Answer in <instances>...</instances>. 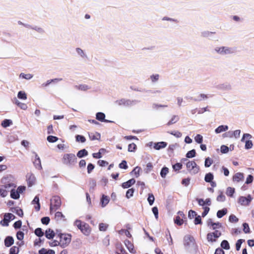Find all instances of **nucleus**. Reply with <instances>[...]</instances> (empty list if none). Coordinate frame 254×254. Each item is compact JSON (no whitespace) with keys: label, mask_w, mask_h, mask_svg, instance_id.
Wrapping results in <instances>:
<instances>
[{"label":"nucleus","mask_w":254,"mask_h":254,"mask_svg":"<svg viewBox=\"0 0 254 254\" xmlns=\"http://www.w3.org/2000/svg\"><path fill=\"white\" fill-rule=\"evenodd\" d=\"M74 225L80 230L84 235L88 236L90 235L92 229L88 224L79 220H76L74 222Z\"/></svg>","instance_id":"39448f33"},{"label":"nucleus","mask_w":254,"mask_h":254,"mask_svg":"<svg viewBox=\"0 0 254 254\" xmlns=\"http://www.w3.org/2000/svg\"><path fill=\"white\" fill-rule=\"evenodd\" d=\"M12 123V122L11 120L5 119L2 122L1 125L3 127H6L11 125Z\"/></svg>","instance_id":"f704fd0d"},{"label":"nucleus","mask_w":254,"mask_h":254,"mask_svg":"<svg viewBox=\"0 0 254 254\" xmlns=\"http://www.w3.org/2000/svg\"><path fill=\"white\" fill-rule=\"evenodd\" d=\"M195 151L194 149H192L190 151H189L186 154V157L188 158H193L195 156Z\"/></svg>","instance_id":"49530a36"},{"label":"nucleus","mask_w":254,"mask_h":254,"mask_svg":"<svg viewBox=\"0 0 254 254\" xmlns=\"http://www.w3.org/2000/svg\"><path fill=\"white\" fill-rule=\"evenodd\" d=\"M148 202L150 205H152L155 200V197L152 193H149L147 198Z\"/></svg>","instance_id":"de8ad7c7"},{"label":"nucleus","mask_w":254,"mask_h":254,"mask_svg":"<svg viewBox=\"0 0 254 254\" xmlns=\"http://www.w3.org/2000/svg\"><path fill=\"white\" fill-rule=\"evenodd\" d=\"M228 129V127L227 126L222 125V126H220L218 127H217L215 130V132L216 133H220L222 132L225 131L227 130Z\"/></svg>","instance_id":"cd10ccee"},{"label":"nucleus","mask_w":254,"mask_h":254,"mask_svg":"<svg viewBox=\"0 0 254 254\" xmlns=\"http://www.w3.org/2000/svg\"><path fill=\"white\" fill-rule=\"evenodd\" d=\"M227 213V209L226 208H223L221 210H219L217 212V217L219 218H222L223 216L226 215Z\"/></svg>","instance_id":"473e14b6"},{"label":"nucleus","mask_w":254,"mask_h":254,"mask_svg":"<svg viewBox=\"0 0 254 254\" xmlns=\"http://www.w3.org/2000/svg\"><path fill=\"white\" fill-rule=\"evenodd\" d=\"M253 198L251 194H248L246 197L241 196L238 199V203L243 206H248L252 201Z\"/></svg>","instance_id":"9b49d317"},{"label":"nucleus","mask_w":254,"mask_h":254,"mask_svg":"<svg viewBox=\"0 0 254 254\" xmlns=\"http://www.w3.org/2000/svg\"><path fill=\"white\" fill-rule=\"evenodd\" d=\"M14 218V215L12 213H5L3 219L0 221V223L3 226H7L10 221L13 220Z\"/></svg>","instance_id":"f8f14e48"},{"label":"nucleus","mask_w":254,"mask_h":254,"mask_svg":"<svg viewBox=\"0 0 254 254\" xmlns=\"http://www.w3.org/2000/svg\"><path fill=\"white\" fill-rule=\"evenodd\" d=\"M244 241V240L239 239L237 241L236 244V248L237 251H239L241 246L242 244Z\"/></svg>","instance_id":"69168bd1"},{"label":"nucleus","mask_w":254,"mask_h":254,"mask_svg":"<svg viewBox=\"0 0 254 254\" xmlns=\"http://www.w3.org/2000/svg\"><path fill=\"white\" fill-rule=\"evenodd\" d=\"M141 168L139 167H136L131 172V174L136 178H138L140 175Z\"/></svg>","instance_id":"7c9ffc66"},{"label":"nucleus","mask_w":254,"mask_h":254,"mask_svg":"<svg viewBox=\"0 0 254 254\" xmlns=\"http://www.w3.org/2000/svg\"><path fill=\"white\" fill-rule=\"evenodd\" d=\"M213 160L209 157L205 159L204 166L205 167H209L212 164Z\"/></svg>","instance_id":"09e8293b"},{"label":"nucleus","mask_w":254,"mask_h":254,"mask_svg":"<svg viewBox=\"0 0 254 254\" xmlns=\"http://www.w3.org/2000/svg\"><path fill=\"white\" fill-rule=\"evenodd\" d=\"M184 246L186 250L190 252H195L197 248L194 239L190 236L184 237Z\"/></svg>","instance_id":"7ed1b4c3"},{"label":"nucleus","mask_w":254,"mask_h":254,"mask_svg":"<svg viewBox=\"0 0 254 254\" xmlns=\"http://www.w3.org/2000/svg\"><path fill=\"white\" fill-rule=\"evenodd\" d=\"M235 192V189L234 188L228 187L226 189V194L227 196L233 197V194Z\"/></svg>","instance_id":"c85d7f7f"},{"label":"nucleus","mask_w":254,"mask_h":254,"mask_svg":"<svg viewBox=\"0 0 254 254\" xmlns=\"http://www.w3.org/2000/svg\"><path fill=\"white\" fill-rule=\"evenodd\" d=\"M76 140L77 142H81L82 143H83V142H85L86 139L82 135H77L76 136Z\"/></svg>","instance_id":"6e6d98bb"},{"label":"nucleus","mask_w":254,"mask_h":254,"mask_svg":"<svg viewBox=\"0 0 254 254\" xmlns=\"http://www.w3.org/2000/svg\"><path fill=\"white\" fill-rule=\"evenodd\" d=\"M108 226V225L107 224L101 223L99 225V229L101 231H105L107 230Z\"/></svg>","instance_id":"3c124183"},{"label":"nucleus","mask_w":254,"mask_h":254,"mask_svg":"<svg viewBox=\"0 0 254 254\" xmlns=\"http://www.w3.org/2000/svg\"><path fill=\"white\" fill-rule=\"evenodd\" d=\"M29 28L35 30V31H36L37 32H38L39 33H43L44 32V29L42 27H41L40 26H38L32 27L30 25V27H29Z\"/></svg>","instance_id":"a19ab883"},{"label":"nucleus","mask_w":254,"mask_h":254,"mask_svg":"<svg viewBox=\"0 0 254 254\" xmlns=\"http://www.w3.org/2000/svg\"><path fill=\"white\" fill-rule=\"evenodd\" d=\"M76 157L74 154L72 153H66L64 154L62 158V162L63 164L69 165L75 162Z\"/></svg>","instance_id":"1a4fd4ad"},{"label":"nucleus","mask_w":254,"mask_h":254,"mask_svg":"<svg viewBox=\"0 0 254 254\" xmlns=\"http://www.w3.org/2000/svg\"><path fill=\"white\" fill-rule=\"evenodd\" d=\"M26 190L25 186H19L17 189H13L10 190V197L14 199H18L20 197V194L22 193Z\"/></svg>","instance_id":"6e6552de"},{"label":"nucleus","mask_w":254,"mask_h":254,"mask_svg":"<svg viewBox=\"0 0 254 254\" xmlns=\"http://www.w3.org/2000/svg\"><path fill=\"white\" fill-rule=\"evenodd\" d=\"M35 234L38 237H42L44 235V233L42 232V229L40 228H37L35 230Z\"/></svg>","instance_id":"bf43d9fd"},{"label":"nucleus","mask_w":254,"mask_h":254,"mask_svg":"<svg viewBox=\"0 0 254 254\" xmlns=\"http://www.w3.org/2000/svg\"><path fill=\"white\" fill-rule=\"evenodd\" d=\"M110 198L109 196L103 195L100 200V204L102 207H105L109 202Z\"/></svg>","instance_id":"412c9836"},{"label":"nucleus","mask_w":254,"mask_h":254,"mask_svg":"<svg viewBox=\"0 0 254 254\" xmlns=\"http://www.w3.org/2000/svg\"><path fill=\"white\" fill-rule=\"evenodd\" d=\"M19 77L23 79H25L27 80H30L33 77V75L31 74H25L24 73H21L19 75Z\"/></svg>","instance_id":"ea45409f"},{"label":"nucleus","mask_w":254,"mask_h":254,"mask_svg":"<svg viewBox=\"0 0 254 254\" xmlns=\"http://www.w3.org/2000/svg\"><path fill=\"white\" fill-rule=\"evenodd\" d=\"M13 186L15 187L13 184H8L5 185L2 188H0V196L1 197H6L8 194V190H7L6 189Z\"/></svg>","instance_id":"2eb2a0df"},{"label":"nucleus","mask_w":254,"mask_h":254,"mask_svg":"<svg viewBox=\"0 0 254 254\" xmlns=\"http://www.w3.org/2000/svg\"><path fill=\"white\" fill-rule=\"evenodd\" d=\"M119 167L121 169H127L128 168L127 162L126 161H125V160L123 161L119 164Z\"/></svg>","instance_id":"774afa93"},{"label":"nucleus","mask_w":254,"mask_h":254,"mask_svg":"<svg viewBox=\"0 0 254 254\" xmlns=\"http://www.w3.org/2000/svg\"><path fill=\"white\" fill-rule=\"evenodd\" d=\"M87 151L84 149L79 151L77 154V156L79 158H82L85 156H87Z\"/></svg>","instance_id":"e433bc0d"},{"label":"nucleus","mask_w":254,"mask_h":254,"mask_svg":"<svg viewBox=\"0 0 254 254\" xmlns=\"http://www.w3.org/2000/svg\"><path fill=\"white\" fill-rule=\"evenodd\" d=\"M14 243V239L11 236H7L4 240V245L6 247H9Z\"/></svg>","instance_id":"b1692460"},{"label":"nucleus","mask_w":254,"mask_h":254,"mask_svg":"<svg viewBox=\"0 0 254 254\" xmlns=\"http://www.w3.org/2000/svg\"><path fill=\"white\" fill-rule=\"evenodd\" d=\"M194 140L197 143H201L203 141V136L200 134H197L194 137Z\"/></svg>","instance_id":"603ef678"},{"label":"nucleus","mask_w":254,"mask_h":254,"mask_svg":"<svg viewBox=\"0 0 254 254\" xmlns=\"http://www.w3.org/2000/svg\"><path fill=\"white\" fill-rule=\"evenodd\" d=\"M207 225L210 229L215 231L218 230V229L223 228L222 224L221 223H215L211 220H209L207 222Z\"/></svg>","instance_id":"dca6fc26"},{"label":"nucleus","mask_w":254,"mask_h":254,"mask_svg":"<svg viewBox=\"0 0 254 254\" xmlns=\"http://www.w3.org/2000/svg\"><path fill=\"white\" fill-rule=\"evenodd\" d=\"M254 180V177L252 175H249L246 178L245 183L246 184H250L252 183Z\"/></svg>","instance_id":"052dcab7"},{"label":"nucleus","mask_w":254,"mask_h":254,"mask_svg":"<svg viewBox=\"0 0 254 254\" xmlns=\"http://www.w3.org/2000/svg\"><path fill=\"white\" fill-rule=\"evenodd\" d=\"M76 53L81 57L84 58L86 56L85 52L81 49L77 48L75 49Z\"/></svg>","instance_id":"8fccbe9b"},{"label":"nucleus","mask_w":254,"mask_h":254,"mask_svg":"<svg viewBox=\"0 0 254 254\" xmlns=\"http://www.w3.org/2000/svg\"><path fill=\"white\" fill-rule=\"evenodd\" d=\"M136 145L134 143H131L128 145V151L129 152H133L136 149Z\"/></svg>","instance_id":"338daca9"},{"label":"nucleus","mask_w":254,"mask_h":254,"mask_svg":"<svg viewBox=\"0 0 254 254\" xmlns=\"http://www.w3.org/2000/svg\"><path fill=\"white\" fill-rule=\"evenodd\" d=\"M105 115L103 113H98L96 114V119L101 122H108L106 120H105Z\"/></svg>","instance_id":"72a5a7b5"},{"label":"nucleus","mask_w":254,"mask_h":254,"mask_svg":"<svg viewBox=\"0 0 254 254\" xmlns=\"http://www.w3.org/2000/svg\"><path fill=\"white\" fill-rule=\"evenodd\" d=\"M135 183V180L134 179H130L122 184V186L124 189H127L134 185Z\"/></svg>","instance_id":"5701e85b"},{"label":"nucleus","mask_w":254,"mask_h":254,"mask_svg":"<svg viewBox=\"0 0 254 254\" xmlns=\"http://www.w3.org/2000/svg\"><path fill=\"white\" fill-rule=\"evenodd\" d=\"M27 99V95L24 91H19L17 95V98H14L13 103L18 106L19 108L23 110H26L28 109L27 105L25 103L21 102L19 100L22 101H25Z\"/></svg>","instance_id":"f03ea898"},{"label":"nucleus","mask_w":254,"mask_h":254,"mask_svg":"<svg viewBox=\"0 0 254 254\" xmlns=\"http://www.w3.org/2000/svg\"><path fill=\"white\" fill-rule=\"evenodd\" d=\"M60 238V241H54L50 243L51 247H55L60 245L61 247L64 248L67 246L70 243L71 240V235L69 234H60L58 235Z\"/></svg>","instance_id":"f257e3e1"},{"label":"nucleus","mask_w":254,"mask_h":254,"mask_svg":"<svg viewBox=\"0 0 254 254\" xmlns=\"http://www.w3.org/2000/svg\"><path fill=\"white\" fill-rule=\"evenodd\" d=\"M24 233L22 231H18L16 234V238L19 240H22L24 238Z\"/></svg>","instance_id":"e2e57ef3"},{"label":"nucleus","mask_w":254,"mask_h":254,"mask_svg":"<svg viewBox=\"0 0 254 254\" xmlns=\"http://www.w3.org/2000/svg\"><path fill=\"white\" fill-rule=\"evenodd\" d=\"M45 236L48 239H53L55 235V233L53 230L49 228L46 230L45 232Z\"/></svg>","instance_id":"393cba45"},{"label":"nucleus","mask_w":254,"mask_h":254,"mask_svg":"<svg viewBox=\"0 0 254 254\" xmlns=\"http://www.w3.org/2000/svg\"><path fill=\"white\" fill-rule=\"evenodd\" d=\"M125 244L127 249L129 251V252L133 254L135 253V250L134 249V246L130 242H129V241H126L125 242Z\"/></svg>","instance_id":"a878e982"},{"label":"nucleus","mask_w":254,"mask_h":254,"mask_svg":"<svg viewBox=\"0 0 254 254\" xmlns=\"http://www.w3.org/2000/svg\"><path fill=\"white\" fill-rule=\"evenodd\" d=\"M185 216V215L182 211H179L174 219V223L179 226L183 225Z\"/></svg>","instance_id":"4468645a"},{"label":"nucleus","mask_w":254,"mask_h":254,"mask_svg":"<svg viewBox=\"0 0 254 254\" xmlns=\"http://www.w3.org/2000/svg\"><path fill=\"white\" fill-rule=\"evenodd\" d=\"M61 205V198L57 196H54L51 199L50 209L58 208Z\"/></svg>","instance_id":"ddd939ff"},{"label":"nucleus","mask_w":254,"mask_h":254,"mask_svg":"<svg viewBox=\"0 0 254 254\" xmlns=\"http://www.w3.org/2000/svg\"><path fill=\"white\" fill-rule=\"evenodd\" d=\"M39 254H55V252L54 250H47L46 249L43 248L39 250Z\"/></svg>","instance_id":"c756f323"},{"label":"nucleus","mask_w":254,"mask_h":254,"mask_svg":"<svg viewBox=\"0 0 254 254\" xmlns=\"http://www.w3.org/2000/svg\"><path fill=\"white\" fill-rule=\"evenodd\" d=\"M134 192V190L133 189L131 188V189H128L126 192V197L128 199V198L131 197L132 196H133Z\"/></svg>","instance_id":"37998d69"},{"label":"nucleus","mask_w":254,"mask_h":254,"mask_svg":"<svg viewBox=\"0 0 254 254\" xmlns=\"http://www.w3.org/2000/svg\"><path fill=\"white\" fill-rule=\"evenodd\" d=\"M226 200V197L222 192H220L216 197V200L218 202H224Z\"/></svg>","instance_id":"58836bf2"},{"label":"nucleus","mask_w":254,"mask_h":254,"mask_svg":"<svg viewBox=\"0 0 254 254\" xmlns=\"http://www.w3.org/2000/svg\"><path fill=\"white\" fill-rule=\"evenodd\" d=\"M213 52L214 54L220 56L232 55L234 53V51L233 48L228 46L219 45L216 46L214 47Z\"/></svg>","instance_id":"20e7f679"},{"label":"nucleus","mask_w":254,"mask_h":254,"mask_svg":"<svg viewBox=\"0 0 254 254\" xmlns=\"http://www.w3.org/2000/svg\"><path fill=\"white\" fill-rule=\"evenodd\" d=\"M19 252V248L16 246H13L10 248L9 254H18Z\"/></svg>","instance_id":"c03bdc74"},{"label":"nucleus","mask_w":254,"mask_h":254,"mask_svg":"<svg viewBox=\"0 0 254 254\" xmlns=\"http://www.w3.org/2000/svg\"><path fill=\"white\" fill-rule=\"evenodd\" d=\"M186 168L191 175L197 174L200 170L199 167L193 161H188L186 163Z\"/></svg>","instance_id":"0eeeda50"},{"label":"nucleus","mask_w":254,"mask_h":254,"mask_svg":"<svg viewBox=\"0 0 254 254\" xmlns=\"http://www.w3.org/2000/svg\"><path fill=\"white\" fill-rule=\"evenodd\" d=\"M169 172V169L167 167H164L162 169L161 172H160V175L161 176L164 178L166 177L167 174Z\"/></svg>","instance_id":"79ce46f5"},{"label":"nucleus","mask_w":254,"mask_h":254,"mask_svg":"<svg viewBox=\"0 0 254 254\" xmlns=\"http://www.w3.org/2000/svg\"><path fill=\"white\" fill-rule=\"evenodd\" d=\"M89 138L91 140H99L101 138V135L98 132L91 133L89 134Z\"/></svg>","instance_id":"bb28decb"},{"label":"nucleus","mask_w":254,"mask_h":254,"mask_svg":"<svg viewBox=\"0 0 254 254\" xmlns=\"http://www.w3.org/2000/svg\"><path fill=\"white\" fill-rule=\"evenodd\" d=\"M26 178L29 187H31L35 184L36 179L33 174L31 173L28 174L27 175Z\"/></svg>","instance_id":"a211bd4d"},{"label":"nucleus","mask_w":254,"mask_h":254,"mask_svg":"<svg viewBox=\"0 0 254 254\" xmlns=\"http://www.w3.org/2000/svg\"><path fill=\"white\" fill-rule=\"evenodd\" d=\"M190 179L189 178L184 179L182 181V184L186 187H188L190 184Z\"/></svg>","instance_id":"680f3d73"},{"label":"nucleus","mask_w":254,"mask_h":254,"mask_svg":"<svg viewBox=\"0 0 254 254\" xmlns=\"http://www.w3.org/2000/svg\"><path fill=\"white\" fill-rule=\"evenodd\" d=\"M33 163L36 169L41 170L42 165L40 157L36 153H34Z\"/></svg>","instance_id":"f3484780"},{"label":"nucleus","mask_w":254,"mask_h":254,"mask_svg":"<svg viewBox=\"0 0 254 254\" xmlns=\"http://www.w3.org/2000/svg\"><path fill=\"white\" fill-rule=\"evenodd\" d=\"M221 247L225 250H229L230 249L229 243L226 240H223L221 242Z\"/></svg>","instance_id":"a18cd8bd"},{"label":"nucleus","mask_w":254,"mask_h":254,"mask_svg":"<svg viewBox=\"0 0 254 254\" xmlns=\"http://www.w3.org/2000/svg\"><path fill=\"white\" fill-rule=\"evenodd\" d=\"M241 130L239 129L233 131L232 135L230 136V137H234L235 138H238L240 137Z\"/></svg>","instance_id":"5fc2aeb1"},{"label":"nucleus","mask_w":254,"mask_h":254,"mask_svg":"<svg viewBox=\"0 0 254 254\" xmlns=\"http://www.w3.org/2000/svg\"><path fill=\"white\" fill-rule=\"evenodd\" d=\"M150 143L151 144H153L154 148L157 150H160L162 148H164L167 145V143L164 141H161V142H156V143L150 142Z\"/></svg>","instance_id":"6ab92c4d"},{"label":"nucleus","mask_w":254,"mask_h":254,"mask_svg":"<svg viewBox=\"0 0 254 254\" xmlns=\"http://www.w3.org/2000/svg\"><path fill=\"white\" fill-rule=\"evenodd\" d=\"M221 232L219 230L208 233L206 236V240L208 244L213 245L217 242V239L221 236Z\"/></svg>","instance_id":"423d86ee"},{"label":"nucleus","mask_w":254,"mask_h":254,"mask_svg":"<svg viewBox=\"0 0 254 254\" xmlns=\"http://www.w3.org/2000/svg\"><path fill=\"white\" fill-rule=\"evenodd\" d=\"M229 220L230 222L236 223L238 221V218L234 215H231L229 216Z\"/></svg>","instance_id":"4d7b16f0"},{"label":"nucleus","mask_w":254,"mask_h":254,"mask_svg":"<svg viewBox=\"0 0 254 254\" xmlns=\"http://www.w3.org/2000/svg\"><path fill=\"white\" fill-rule=\"evenodd\" d=\"M213 179V175L212 173H209L205 175L204 180L206 182L210 183Z\"/></svg>","instance_id":"4c0bfd02"},{"label":"nucleus","mask_w":254,"mask_h":254,"mask_svg":"<svg viewBox=\"0 0 254 254\" xmlns=\"http://www.w3.org/2000/svg\"><path fill=\"white\" fill-rule=\"evenodd\" d=\"M221 152L222 153H227L229 150V148L226 145H222L220 148Z\"/></svg>","instance_id":"0e129e2a"},{"label":"nucleus","mask_w":254,"mask_h":254,"mask_svg":"<svg viewBox=\"0 0 254 254\" xmlns=\"http://www.w3.org/2000/svg\"><path fill=\"white\" fill-rule=\"evenodd\" d=\"M106 150L105 149L101 148L99 150L98 153L93 154V157L95 158H101L102 155L105 152Z\"/></svg>","instance_id":"2f4dec72"},{"label":"nucleus","mask_w":254,"mask_h":254,"mask_svg":"<svg viewBox=\"0 0 254 254\" xmlns=\"http://www.w3.org/2000/svg\"><path fill=\"white\" fill-rule=\"evenodd\" d=\"M159 75L158 74H154L150 76V78L152 82H155L159 79Z\"/></svg>","instance_id":"864d4df0"},{"label":"nucleus","mask_w":254,"mask_h":254,"mask_svg":"<svg viewBox=\"0 0 254 254\" xmlns=\"http://www.w3.org/2000/svg\"><path fill=\"white\" fill-rule=\"evenodd\" d=\"M252 135L249 133H245L241 139V141L245 142V148L249 149L253 147V143L251 140Z\"/></svg>","instance_id":"9d476101"},{"label":"nucleus","mask_w":254,"mask_h":254,"mask_svg":"<svg viewBox=\"0 0 254 254\" xmlns=\"http://www.w3.org/2000/svg\"><path fill=\"white\" fill-rule=\"evenodd\" d=\"M59 138L55 136L49 135L47 137V140L49 142L55 143L58 140Z\"/></svg>","instance_id":"c9c22d12"},{"label":"nucleus","mask_w":254,"mask_h":254,"mask_svg":"<svg viewBox=\"0 0 254 254\" xmlns=\"http://www.w3.org/2000/svg\"><path fill=\"white\" fill-rule=\"evenodd\" d=\"M173 169L177 171L182 168V164L180 163H177L173 166Z\"/></svg>","instance_id":"13d9d810"},{"label":"nucleus","mask_w":254,"mask_h":254,"mask_svg":"<svg viewBox=\"0 0 254 254\" xmlns=\"http://www.w3.org/2000/svg\"><path fill=\"white\" fill-rule=\"evenodd\" d=\"M244 179V175L242 173H237L233 177V181L236 182H239Z\"/></svg>","instance_id":"4be33fe9"},{"label":"nucleus","mask_w":254,"mask_h":254,"mask_svg":"<svg viewBox=\"0 0 254 254\" xmlns=\"http://www.w3.org/2000/svg\"><path fill=\"white\" fill-rule=\"evenodd\" d=\"M197 202L198 204L203 206V207L206 206V205L210 206L211 205V199L210 198H206L205 200L198 199Z\"/></svg>","instance_id":"aec40b11"}]
</instances>
